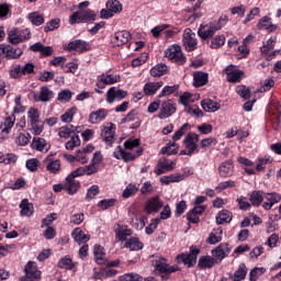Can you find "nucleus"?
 Listing matches in <instances>:
<instances>
[{"instance_id": "13", "label": "nucleus", "mask_w": 281, "mask_h": 281, "mask_svg": "<svg viewBox=\"0 0 281 281\" xmlns=\"http://www.w3.org/2000/svg\"><path fill=\"white\" fill-rule=\"evenodd\" d=\"M43 164L46 167L47 172L50 175H58L60 172V161L58 159L54 160L53 156H47Z\"/></svg>"}, {"instance_id": "19", "label": "nucleus", "mask_w": 281, "mask_h": 281, "mask_svg": "<svg viewBox=\"0 0 281 281\" xmlns=\"http://www.w3.org/2000/svg\"><path fill=\"white\" fill-rule=\"evenodd\" d=\"M201 106L206 113H216L221 109V103L213 101L212 99H204L201 101Z\"/></svg>"}, {"instance_id": "62", "label": "nucleus", "mask_w": 281, "mask_h": 281, "mask_svg": "<svg viewBox=\"0 0 281 281\" xmlns=\"http://www.w3.org/2000/svg\"><path fill=\"white\" fill-rule=\"evenodd\" d=\"M137 187L135 184H128L126 189L123 191V198L128 199V196H133L137 192Z\"/></svg>"}, {"instance_id": "7", "label": "nucleus", "mask_w": 281, "mask_h": 281, "mask_svg": "<svg viewBox=\"0 0 281 281\" xmlns=\"http://www.w3.org/2000/svg\"><path fill=\"white\" fill-rule=\"evenodd\" d=\"M0 54L7 57L8 60H14L16 58H21L23 56V49L15 48L10 44H1L0 45Z\"/></svg>"}, {"instance_id": "60", "label": "nucleus", "mask_w": 281, "mask_h": 281, "mask_svg": "<svg viewBox=\"0 0 281 281\" xmlns=\"http://www.w3.org/2000/svg\"><path fill=\"white\" fill-rule=\"evenodd\" d=\"M58 267L59 269H74L76 265H74L70 258H64L58 262Z\"/></svg>"}, {"instance_id": "31", "label": "nucleus", "mask_w": 281, "mask_h": 281, "mask_svg": "<svg viewBox=\"0 0 281 281\" xmlns=\"http://www.w3.org/2000/svg\"><path fill=\"white\" fill-rule=\"evenodd\" d=\"M103 137V142L111 146L115 142V131H113V125L105 127L104 131L101 133Z\"/></svg>"}, {"instance_id": "17", "label": "nucleus", "mask_w": 281, "mask_h": 281, "mask_svg": "<svg viewBox=\"0 0 281 281\" xmlns=\"http://www.w3.org/2000/svg\"><path fill=\"white\" fill-rule=\"evenodd\" d=\"M31 146L34 150H38L40 153H48L50 148L47 140L42 137H34Z\"/></svg>"}, {"instance_id": "36", "label": "nucleus", "mask_w": 281, "mask_h": 281, "mask_svg": "<svg viewBox=\"0 0 281 281\" xmlns=\"http://www.w3.org/2000/svg\"><path fill=\"white\" fill-rule=\"evenodd\" d=\"M184 176L181 173H172L170 176H164L160 178L161 183L168 186L169 183H177L179 181H183Z\"/></svg>"}, {"instance_id": "11", "label": "nucleus", "mask_w": 281, "mask_h": 281, "mask_svg": "<svg viewBox=\"0 0 281 281\" xmlns=\"http://www.w3.org/2000/svg\"><path fill=\"white\" fill-rule=\"evenodd\" d=\"M155 267L157 271L162 273V280H168L170 278V273H175V271H177L175 267H170V265L166 263V259H162V261H156Z\"/></svg>"}, {"instance_id": "37", "label": "nucleus", "mask_w": 281, "mask_h": 281, "mask_svg": "<svg viewBox=\"0 0 281 281\" xmlns=\"http://www.w3.org/2000/svg\"><path fill=\"white\" fill-rule=\"evenodd\" d=\"M54 98V91L47 86H44L40 90V102H49Z\"/></svg>"}, {"instance_id": "2", "label": "nucleus", "mask_w": 281, "mask_h": 281, "mask_svg": "<svg viewBox=\"0 0 281 281\" xmlns=\"http://www.w3.org/2000/svg\"><path fill=\"white\" fill-rule=\"evenodd\" d=\"M95 16L93 11L81 10L70 15L69 23L70 25H76V23H89V21H95Z\"/></svg>"}, {"instance_id": "51", "label": "nucleus", "mask_w": 281, "mask_h": 281, "mask_svg": "<svg viewBox=\"0 0 281 281\" xmlns=\"http://www.w3.org/2000/svg\"><path fill=\"white\" fill-rule=\"evenodd\" d=\"M179 90V85H175V86H166L161 92L158 94V98H166V95H172V93H175V91Z\"/></svg>"}, {"instance_id": "33", "label": "nucleus", "mask_w": 281, "mask_h": 281, "mask_svg": "<svg viewBox=\"0 0 281 281\" xmlns=\"http://www.w3.org/2000/svg\"><path fill=\"white\" fill-rule=\"evenodd\" d=\"M72 238H75L76 243H78L80 245L81 243L89 241L91 239V236L85 234V232H82V229H80V227H77L72 232Z\"/></svg>"}, {"instance_id": "38", "label": "nucleus", "mask_w": 281, "mask_h": 281, "mask_svg": "<svg viewBox=\"0 0 281 281\" xmlns=\"http://www.w3.org/2000/svg\"><path fill=\"white\" fill-rule=\"evenodd\" d=\"M232 212L224 210L218 213V216H216V223L217 225H223L224 223H232Z\"/></svg>"}, {"instance_id": "30", "label": "nucleus", "mask_w": 281, "mask_h": 281, "mask_svg": "<svg viewBox=\"0 0 281 281\" xmlns=\"http://www.w3.org/2000/svg\"><path fill=\"white\" fill-rule=\"evenodd\" d=\"M217 262L218 260H216V258L214 257L203 256L200 258L198 265L201 269H212V267H214V265H216Z\"/></svg>"}, {"instance_id": "64", "label": "nucleus", "mask_w": 281, "mask_h": 281, "mask_svg": "<svg viewBox=\"0 0 281 281\" xmlns=\"http://www.w3.org/2000/svg\"><path fill=\"white\" fill-rule=\"evenodd\" d=\"M120 281H142V277H139V274L130 273L120 277Z\"/></svg>"}, {"instance_id": "10", "label": "nucleus", "mask_w": 281, "mask_h": 281, "mask_svg": "<svg viewBox=\"0 0 281 281\" xmlns=\"http://www.w3.org/2000/svg\"><path fill=\"white\" fill-rule=\"evenodd\" d=\"M176 112H177V108L175 106V103H172V100H168L161 104L160 112L158 113V117L160 120H166L167 117H170Z\"/></svg>"}, {"instance_id": "22", "label": "nucleus", "mask_w": 281, "mask_h": 281, "mask_svg": "<svg viewBox=\"0 0 281 281\" xmlns=\"http://www.w3.org/2000/svg\"><path fill=\"white\" fill-rule=\"evenodd\" d=\"M232 170H234V161L226 160L218 167L220 177H232Z\"/></svg>"}, {"instance_id": "35", "label": "nucleus", "mask_w": 281, "mask_h": 281, "mask_svg": "<svg viewBox=\"0 0 281 281\" xmlns=\"http://www.w3.org/2000/svg\"><path fill=\"white\" fill-rule=\"evenodd\" d=\"M125 247L131 251H139V249H144V244L137 237H132L125 243Z\"/></svg>"}, {"instance_id": "49", "label": "nucleus", "mask_w": 281, "mask_h": 281, "mask_svg": "<svg viewBox=\"0 0 281 281\" xmlns=\"http://www.w3.org/2000/svg\"><path fill=\"white\" fill-rule=\"evenodd\" d=\"M236 93L243 98V100H249L251 90L247 86H237Z\"/></svg>"}, {"instance_id": "43", "label": "nucleus", "mask_w": 281, "mask_h": 281, "mask_svg": "<svg viewBox=\"0 0 281 281\" xmlns=\"http://www.w3.org/2000/svg\"><path fill=\"white\" fill-rule=\"evenodd\" d=\"M225 45V35H216L211 41V49H221Z\"/></svg>"}, {"instance_id": "52", "label": "nucleus", "mask_w": 281, "mask_h": 281, "mask_svg": "<svg viewBox=\"0 0 281 281\" xmlns=\"http://www.w3.org/2000/svg\"><path fill=\"white\" fill-rule=\"evenodd\" d=\"M177 153H179V146H177V143H172L170 146L161 148V155H177Z\"/></svg>"}, {"instance_id": "63", "label": "nucleus", "mask_w": 281, "mask_h": 281, "mask_svg": "<svg viewBox=\"0 0 281 281\" xmlns=\"http://www.w3.org/2000/svg\"><path fill=\"white\" fill-rule=\"evenodd\" d=\"M57 100L59 102H69L71 100V92L70 90H63L58 93Z\"/></svg>"}, {"instance_id": "28", "label": "nucleus", "mask_w": 281, "mask_h": 281, "mask_svg": "<svg viewBox=\"0 0 281 281\" xmlns=\"http://www.w3.org/2000/svg\"><path fill=\"white\" fill-rule=\"evenodd\" d=\"M75 133H78V127L74 125L61 126L58 130L59 137H63L64 139L71 137V135H75Z\"/></svg>"}, {"instance_id": "5", "label": "nucleus", "mask_w": 281, "mask_h": 281, "mask_svg": "<svg viewBox=\"0 0 281 281\" xmlns=\"http://www.w3.org/2000/svg\"><path fill=\"white\" fill-rule=\"evenodd\" d=\"M201 254L199 248L191 247L190 254H182L177 256V260L179 263L186 265V267H194L196 265V257Z\"/></svg>"}, {"instance_id": "39", "label": "nucleus", "mask_w": 281, "mask_h": 281, "mask_svg": "<svg viewBox=\"0 0 281 281\" xmlns=\"http://www.w3.org/2000/svg\"><path fill=\"white\" fill-rule=\"evenodd\" d=\"M14 122H16V116H14V114L5 117L4 122L0 126L2 133H10V130L14 126Z\"/></svg>"}, {"instance_id": "61", "label": "nucleus", "mask_w": 281, "mask_h": 281, "mask_svg": "<svg viewBox=\"0 0 281 281\" xmlns=\"http://www.w3.org/2000/svg\"><path fill=\"white\" fill-rule=\"evenodd\" d=\"M76 161H79V164H88L89 162L88 154L83 149L78 150L76 154Z\"/></svg>"}, {"instance_id": "34", "label": "nucleus", "mask_w": 281, "mask_h": 281, "mask_svg": "<svg viewBox=\"0 0 281 281\" xmlns=\"http://www.w3.org/2000/svg\"><path fill=\"white\" fill-rule=\"evenodd\" d=\"M249 201L251 205H254L255 207H259V205H262V201H265V192L252 191Z\"/></svg>"}, {"instance_id": "57", "label": "nucleus", "mask_w": 281, "mask_h": 281, "mask_svg": "<svg viewBox=\"0 0 281 281\" xmlns=\"http://www.w3.org/2000/svg\"><path fill=\"white\" fill-rule=\"evenodd\" d=\"M186 111L189 113V115H194V117H203V111L196 105L187 106Z\"/></svg>"}, {"instance_id": "40", "label": "nucleus", "mask_w": 281, "mask_h": 281, "mask_svg": "<svg viewBox=\"0 0 281 281\" xmlns=\"http://www.w3.org/2000/svg\"><path fill=\"white\" fill-rule=\"evenodd\" d=\"M225 249H227V244L220 245L214 250H212L214 258H217V260H220V262L223 261L227 257Z\"/></svg>"}, {"instance_id": "14", "label": "nucleus", "mask_w": 281, "mask_h": 281, "mask_svg": "<svg viewBox=\"0 0 281 281\" xmlns=\"http://www.w3.org/2000/svg\"><path fill=\"white\" fill-rule=\"evenodd\" d=\"M24 271H25V277H22V278L41 280V272L36 268V262L29 261L24 268Z\"/></svg>"}, {"instance_id": "29", "label": "nucleus", "mask_w": 281, "mask_h": 281, "mask_svg": "<svg viewBox=\"0 0 281 281\" xmlns=\"http://www.w3.org/2000/svg\"><path fill=\"white\" fill-rule=\"evenodd\" d=\"M168 74V66L166 64H157L150 69V76L154 78H161Z\"/></svg>"}, {"instance_id": "21", "label": "nucleus", "mask_w": 281, "mask_h": 281, "mask_svg": "<svg viewBox=\"0 0 281 281\" xmlns=\"http://www.w3.org/2000/svg\"><path fill=\"white\" fill-rule=\"evenodd\" d=\"M131 41V32L128 31H119L114 35V43L117 47L126 45Z\"/></svg>"}, {"instance_id": "32", "label": "nucleus", "mask_w": 281, "mask_h": 281, "mask_svg": "<svg viewBox=\"0 0 281 281\" xmlns=\"http://www.w3.org/2000/svg\"><path fill=\"white\" fill-rule=\"evenodd\" d=\"M69 52H87V42L82 40H76L75 42H70L67 46Z\"/></svg>"}, {"instance_id": "27", "label": "nucleus", "mask_w": 281, "mask_h": 281, "mask_svg": "<svg viewBox=\"0 0 281 281\" xmlns=\"http://www.w3.org/2000/svg\"><path fill=\"white\" fill-rule=\"evenodd\" d=\"M20 209L22 216H32L34 214V204L30 203L27 199L21 201Z\"/></svg>"}, {"instance_id": "9", "label": "nucleus", "mask_w": 281, "mask_h": 281, "mask_svg": "<svg viewBox=\"0 0 281 281\" xmlns=\"http://www.w3.org/2000/svg\"><path fill=\"white\" fill-rule=\"evenodd\" d=\"M186 148H188V156L192 157L198 150L196 142H199V134L189 133L184 138Z\"/></svg>"}, {"instance_id": "47", "label": "nucleus", "mask_w": 281, "mask_h": 281, "mask_svg": "<svg viewBox=\"0 0 281 281\" xmlns=\"http://www.w3.org/2000/svg\"><path fill=\"white\" fill-rule=\"evenodd\" d=\"M27 117L30 119L31 124H36V122H41V115L38 114V109L30 108L27 111Z\"/></svg>"}, {"instance_id": "8", "label": "nucleus", "mask_w": 281, "mask_h": 281, "mask_svg": "<svg viewBox=\"0 0 281 281\" xmlns=\"http://www.w3.org/2000/svg\"><path fill=\"white\" fill-rule=\"evenodd\" d=\"M128 95V92L126 90L117 89L116 87H112L106 92V102L108 104H113L115 100L117 102H122L124 98Z\"/></svg>"}, {"instance_id": "50", "label": "nucleus", "mask_w": 281, "mask_h": 281, "mask_svg": "<svg viewBox=\"0 0 281 281\" xmlns=\"http://www.w3.org/2000/svg\"><path fill=\"white\" fill-rule=\"evenodd\" d=\"M60 27V19H53L44 26V32H54Z\"/></svg>"}, {"instance_id": "55", "label": "nucleus", "mask_w": 281, "mask_h": 281, "mask_svg": "<svg viewBox=\"0 0 281 281\" xmlns=\"http://www.w3.org/2000/svg\"><path fill=\"white\" fill-rule=\"evenodd\" d=\"M117 203L115 199L101 200L98 205L102 210H109V207H113Z\"/></svg>"}, {"instance_id": "16", "label": "nucleus", "mask_w": 281, "mask_h": 281, "mask_svg": "<svg viewBox=\"0 0 281 281\" xmlns=\"http://www.w3.org/2000/svg\"><path fill=\"white\" fill-rule=\"evenodd\" d=\"M64 190H66V192H68L69 194H76V192L80 190V181L76 180L74 176H68L66 178Z\"/></svg>"}, {"instance_id": "3", "label": "nucleus", "mask_w": 281, "mask_h": 281, "mask_svg": "<svg viewBox=\"0 0 281 281\" xmlns=\"http://www.w3.org/2000/svg\"><path fill=\"white\" fill-rule=\"evenodd\" d=\"M182 43L187 52H194L199 45L196 34L191 29H186L182 35Z\"/></svg>"}, {"instance_id": "45", "label": "nucleus", "mask_w": 281, "mask_h": 281, "mask_svg": "<svg viewBox=\"0 0 281 281\" xmlns=\"http://www.w3.org/2000/svg\"><path fill=\"white\" fill-rule=\"evenodd\" d=\"M81 142H80V136L74 134L70 138V140H68L66 143V149L67 150H74V148H78V146H80Z\"/></svg>"}, {"instance_id": "1", "label": "nucleus", "mask_w": 281, "mask_h": 281, "mask_svg": "<svg viewBox=\"0 0 281 281\" xmlns=\"http://www.w3.org/2000/svg\"><path fill=\"white\" fill-rule=\"evenodd\" d=\"M228 18L227 15L221 16L217 22H213L210 24L201 25L198 30V35L202 41H207V38L214 36L218 30H221L224 25L227 24Z\"/></svg>"}, {"instance_id": "12", "label": "nucleus", "mask_w": 281, "mask_h": 281, "mask_svg": "<svg viewBox=\"0 0 281 281\" xmlns=\"http://www.w3.org/2000/svg\"><path fill=\"white\" fill-rule=\"evenodd\" d=\"M226 80L228 82H240L245 72L236 69L234 66H228L225 68Z\"/></svg>"}, {"instance_id": "26", "label": "nucleus", "mask_w": 281, "mask_h": 281, "mask_svg": "<svg viewBox=\"0 0 281 281\" xmlns=\"http://www.w3.org/2000/svg\"><path fill=\"white\" fill-rule=\"evenodd\" d=\"M247 266L245 263H240L235 273L229 274V279L233 281H243L247 278Z\"/></svg>"}, {"instance_id": "54", "label": "nucleus", "mask_w": 281, "mask_h": 281, "mask_svg": "<svg viewBox=\"0 0 281 281\" xmlns=\"http://www.w3.org/2000/svg\"><path fill=\"white\" fill-rule=\"evenodd\" d=\"M235 187H236V182H234L233 180H227L224 182H220L215 188V190L216 192H223V190H227V188H235Z\"/></svg>"}, {"instance_id": "59", "label": "nucleus", "mask_w": 281, "mask_h": 281, "mask_svg": "<svg viewBox=\"0 0 281 281\" xmlns=\"http://www.w3.org/2000/svg\"><path fill=\"white\" fill-rule=\"evenodd\" d=\"M276 47V40L270 38L267 41V44L261 47V53H263L266 56H269V52Z\"/></svg>"}, {"instance_id": "6", "label": "nucleus", "mask_w": 281, "mask_h": 281, "mask_svg": "<svg viewBox=\"0 0 281 281\" xmlns=\"http://www.w3.org/2000/svg\"><path fill=\"white\" fill-rule=\"evenodd\" d=\"M105 5L106 9H102L100 12L101 19H111L122 10V3L117 0H108Z\"/></svg>"}, {"instance_id": "18", "label": "nucleus", "mask_w": 281, "mask_h": 281, "mask_svg": "<svg viewBox=\"0 0 281 281\" xmlns=\"http://www.w3.org/2000/svg\"><path fill=\"white\" fill-rule=\"evenodd\" d=\"M109 112L105 109H99L89 115L90 124H100L102 120H106Z\"/></svg>"}, {"instance_id": "56", "label": "nucleus", "mask_w": 281, "mask_h": 281, "mask_svg": "<svg viewBox=\"0 0 281 281\" xmlns=\"http://www.w3.org/2000/svg\"><path fill=\"white\" fill-rule=\"evenodd\" d=\"M100 78L105 82V85H115V82H120V76H112V75H100Z\"/></svg>"}, {"instance_id": "46", "label": "nucleus", "mask_w": 281, "mask_h": 281, "mask_svg": "<svg viewBox=\"0 0 281 281\" xmlns=\"http://www.w3.org/2000/svg\"><path fill=\"white\" fill-rule=\"evenodd\" d=\"M29 20L33 25H43L45 23V18L43 15L38 14V12H33L29 14Z\"/></svg>"}, {"instance_id": "58", "label": "nucleus", "mask_w": 281, "mask_h": 281, "mask_svg": "<svg viewBox=\"0 0 281 281\" xmlns=\"http://www.w3.org/2000/svg\"><path fill=\"white\" fill-rule=\"evenodd\" d=\"M31 138H32V136L30 134L21 133L16 137V144H19V146H27V144H30Z\"/></svg>"}, {"instance_id": "15", "label": "nucleus", "mask_w": 281, "mask_h": 281, "mask_svg": "<svg viewBox=\"0 0 281 281\" xmlns=\"http://www.w3.org/2000/svg\"><path fill=\"white\" fill-rule=\"evenodd\" d=\"M263 199H266V202H263L262 207L263 210H271L276 205V203H280L281 196L280 194L272 192V193H266L263 195Z\"/></svg>"}, {"instance_id": "23", "label": "nucleus", "mask_w": 281, "mask_h": 281, "mask_svg": "<svg viewBox=\"0 0 281 281\" xmlns=\"http://www.w3.org/2000/svg\"><path fill=\"white\" fill-rule=\"evenodd\" d=\"M207 78H209L207 72L195 71L193 74V85H194V87H205V85H207Z\"/></svg>"}, {"instance_id": "41", "label": "nucleus", "mask_w": 281, "mask_h": 281, "mask_svg": "<svg viewBox=\"0 0 281 281\" xmlns=\"http://www.w3.org/2000/svg\"><path fill=\"white\" fill-rule=\"evenodd\" d=\"M93 254L97 265H104V248L100 245H95Z\"/></svg>"}, {"instance_id": "25", "label": "nucleus", "mask_w": 281, "mask_h": 281, "mask_svg": "<svg viewBox=\"0 0 281 281\" xmlns=\"http://www.w3.org/2000/svg\"><path fill=\"white\" fill-rule=\"evenodd\" d=\"M8 41L11 45H19V43H23V37L21 36V30L11 29L8 32Z\"/></svg>"}, {"instance_id": "4", "label": "nucleus", "mask_w": 281, "mask_h": 281, "mask_svg": "<svg viewBox=\"0 0 281 281\" xmlns=\"http://www.w3.org/2000/svg\"><path fill=\"white\" fill-rule=\"evenodd\" d=\"M166 58L172 60V63H177L178 65H183L186 63V56L181 53V46L172 45L165 52Z\"/></svg>"}, {"instance_id": "48", "label": "nucleus", "mask_w": 281, "mask_h": 281, "mask_svg": "<svg viewBox=\"0 0 281 281\" xmlns=\"http://www.w3.org/2000/svg\"><path fill=\"white\" fill-rule=\"evenodd\" d=\"M144 153V148L139 147L135 154L133 153H126L124 151L123 154V160L124 161H135V159H137V157H139V155H142Z\"/></svg>"}, {"instance_id": "53", "label": "nucleus", "mask_w": 281, "mask_h": 281, "mask_svg": "<svg viewBox=\"0 0 281 281\" xmlns=\"http://www.w3.org/2000/svg\"><path fill=\"white\" fill-rule=\"evenodd\" d=\"M98 194H100V187L93 184L92 187H90L88 189L86 199L88 201H91L92 199H95V196H98Z\"/></svg>"}, {"instance_id": "42", "label": "nucleus", "mask_w": 281, "mask_h": 281, "mask_svg": "<svg viewBox=\"0 0 281 281\" xmlns=\"http://www.w3.org/2000/svg\"><path fill=\"white\" fill-rule=\"evenodd\" d=\"M78 113V108L72 106L66 113L60 116L61 122L65 124H69V122L74 121V116Z\"/></svg>"}, {"instance_id": "20", "label": "nucleus", "mask_w": 281, "mask_h": 281, "mask_svg": "<svg viewBox=\"0 0 281 281\" xmlns=\"http://www.w3.org/2000/svg\"><path fill=\"white\" fill-rule=\"evenodd\" d=\"M164 207V202L159 200V196L151 198L146 205V212L151 214V212H158Z\"/></svg>"}, {"instance_id": "24", "label": "nucleus", "mask_w": 281, "mask_h": 281, "mask_svg": "<svg viewBox=\"0 0 281 281\" xmlns=\"http://www.w3.org/2000/svg\"><path fill=\"white\" fill-rule=\"evenodd\" d=\"M164 87V81L148 82L144 86L145 95H155Z\"/></svg>"}, {"instance_id": "44", "label": "nucleus", "mask_w": 281, "mask_h": 281, "mask_svg": "<svg viewBox=\"0 0 281 281\" xmlns=\"http://www.w3.org/2000/svg\"><path fill=\"white\" fill-rule=\"evenodd\" d=\"M175 161L168 160V158H162L157 164V168H164V170L167 172H170V170H175Z\"/></svg>"}]
</instances>
